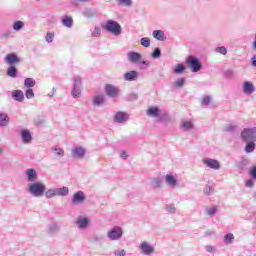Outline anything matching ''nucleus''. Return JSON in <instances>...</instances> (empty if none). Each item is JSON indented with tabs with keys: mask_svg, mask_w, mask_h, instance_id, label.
<instances>
[{
	"mask_svg": "<svg viewBox=\"0 0 256 256\" xmlns=\"http://www.w3.org/2000/svg\"><path fill=\"white\" fill-rule=\"evenodd\" d=\"M27 191L32 197H43L45 191H47V186L42 182H32L28 184Z\"/></svg>",
	"mask_w": 256,
	"mask_h": 256,
	"instance_id": "f257e3e1",
	"label": "nucleus"
},
{
	"mask_svg": "<svg viewBox=\"0 0 256 256\" xmlns=\"http://www.w3.org/2000/svg\"><path fill=\"white\" fill-rule=\"evenodd\" d=\"M103 29L107 31V33H111V35H114L115 37H119L121 33H123V28L121 27V24L115 20H108L106 23L102 25Z\"/></svg>",
	"mask_w": 256,
	"mask_h": 256,
	"instance_id": "f03ea898",
	"label": "nucleus"
},
{
	"mask_svg": "<svg viewBox=\"0 0 256 256\" xmlns=\"http://www.w3.org/2000/svg\"><path fill=\"white\" fill-rule=\"evenodd\" d=\"M44 195L47 199H53V197H67L69 195V188L64 186L62 188H54L45 190Z\"/></svg>",
	"mask_w": 256,
	"mask_h": 256,
	"instance_id": "7ed1b4c3",
	"label": "nucleus"
},
{
	"mask_svg": "<svg viewBox=\"0 0 256 256\" xmlns=\"http://www.w3.org/2000/svg\"><path fill=\"white\" fill-rule=\"evenodd\" d=\"M186 65L192 73H199V71L203 69V63H201V60L193 55L186 58Z\"/></svg>",
	"mask_w": 256,
	"mask_h": 256,
	"instance_id": "20e7f679",
	"label": "nucleus"
},
{
	"mask_svg": "<svg viewBox=\"0 0 256 256\" xmlns=\"http://www.w3.org/2000/svg\"><path fill=\"white\" fill-rule=\"evenodd\" d=\"M240 139H242L244 143L256 141V127L244 128L240 134Z\"/></svg>",
	"mask_w": 256,
	"mask_h": 256,
	"instance_id": "39448f33",
	"label": "nucleus"
},
{
	"mask_svg": "<svg viewBox=\"0 0 256 256\" xmlns=\"http://www.w3.org/2000/svg\"><path fill=\"white\" fill-rule=\"evenodd\" d=\"M123 237V228L121 226H114L107 232V238L110 241H119Z\"/></svg>",
	"mask_w": 256,
	"mask_h": 256,
	"instance_id": "423d86ee",
	"label": "nucleus"
},
{
	"mask_svg": "<svg viewBox=\"0 0 256 256\" xmlns=\"http://www.w3.org/2000/svg\"><path fill=\"white\" fill-rule=\"evenodd\" d=\"M105 93L110 99H115L121 95V90L111 84L105 86Z\"/></svg>",
	"mask_w": 256,
	"mask_h": 256,
	"instance_id": "0eeeda50",
	"label": "nucleus"
},
{
	"mask_svg": "<svg viewBox=\"0 0 256 256\" xmlns=\"http://www.w3.org/2000/svg\"><path fill=\"white\" fill-rule=\"evenodd\" d=\"M87 199V196H85V192L79 190L78 192L74 193L71 203L72 205H81L85 203V200Z\"/></svg>",
	"mask_w": 256,
	"mask_h": 256,
	"instance_id": "6e6552de",
	"label": "nucleus"
},
{
	"mask_svg": "<svg viewBox=\"0 0 256 256\" xmlns=\"http://www.w3.org/2000/svg\"><path fill=\"white\" fill-rule=\"evenodd\" d=\"M71 93L74 99H77V97L81 95V77L77 76L74 78L73 89Z\"/></svg>",
	"mask_w": 256,
	"mask_h": 256,
	"instance_id": "1a4fd4ad",
	"label": "nucleus"
},
{
	"mask_svg": "<svg viewBox=\"0 0 256 256\" xmlns=\"http://www.w3.org/2000/svg\"><path fill=\"white\" fill-rule=\"evenodd\" d=\"M113 121L114 123H127V121H129V114H127V112L118 111L114 115Z\"/></svg>",
	"mask_w": 256,
	"mask_h": 256,
	"instance_id": "9d476101",
	"label": "nucleus"
},
{
	"mask_svg": "<svg viewBox=\"0 0 256 256\" xmlns=\"http://www.w3.org/2000/svg\"><path fill=\"white\" fill-rule=\"evenodd\" d=\"M139 249L144 255H151L155 253V247L151 246L149 242H142Z\"/></svg>",
	"mask_w": 256,
	"mask_h": 256,
	"instance_id": "9b49d317",
	"label": "nucleus"
},
{
	"mask_svg": "<svg viewBox=\"0 0 256 256\" xmlns=\"http://www.w3.org/2000/svg\"><path fill=\"white\" fill-rule=\"evenodd\" d=\"M85 153H87V150L81 146H76L72 149V157L74 159H83Z\"/></svg>",
	"mask_w": 256,
	"mask_h": 256,
	"instance_id": "f8f14e48",
	"label": "nucleus"
},
{
	"mask_svg": "<svg viewBox=\"0 0 256 256\" xmlns=\"http://www.w3.org/2000/svg\"><path fill=\"white\" fill-rule=\"evenodd\" d=\"M5 63L13 66L21 63V59L15 53H10L5 57Z\"/></svg>",
	"mask_w": 256,
	"mask_h": 256,
	"instance_id": "ddd939ff",
	"label": "nucleus"
},
{
	"mask_svg": "<svg viewBox=\"0 0 256 256\" xmlns=\"http://www.w3.org/2000/svg\"><path fill=\"white\" fill-rule=\"evenodd\" d=\"M142 55L138 52L135 51H130L127 53V59L129 61V63H139V61H141L142 59Z\"/></svg>",
	"mask_w": 256,
	"mask_h": 256,
	"instance_id": "4468645a",
	"label": "nucleus"
},
{
	"mask_svg": "<svg viewBox=\"0 0 256 256\" xmlns=\"http://www.w3.org/2000/svg\"><path fill=\"white\" fill-rule=\"evenodd\" d=\"M25 175L27 177V181H29L30 183H35V181H37L39 177L37 175V170H35L34 168L27 169Z\"/></svg>",
	"mask_w": 256,
	"mask_h": 256,
	"instance_id": "2eb2a0df",
	"label": "nucleus"
},
{
	"mask_svg": "<svg viewBox=\"0 0 256 256\" xmlns=\"http://www.w3.org/2000/svg\"><path fill=\"white\" fill-rule=\"evenodd\" d=\"M148 117H154L155 119H161V110L159 107H150L146 111Z\"/></svg>",
	"mask_w": 256,
	"mask_h": 256,
	"instance_id": "dca6fc26",
	"label": "nucleus"
},
{
	"mask_svg": "<svg viewBox=\"0 0 256 256\" xmlns=\"http://www.w3.org/2000/svg\"><path fill=\"white\" fill-rule=\"evenodd\" d=\"M76 225L78 226L79 229H87L89 227V218L79 216L76 220Z\"/></svg>",
	"mask_w": 256,
	"mask_h": 256,
	"instance_id": "f3484780",
	"label": "nucleus"
},
{
	"mask_svg": "<svg viewBox=\"0 0 256 256\" xmlns=\"http://www.w3.org/2000/svg\"><path fill=\"white\" fill-rule=\"evenodd\" d=\"M124 81H137L139 79V72L131 70L123 75Z\"/></svg>",
	"mask_w": 256,
	"mask_h": 256,
	"instance_id": "a211bd4d",
	"label": "nucleus"
},
{
	"mask_svg": "<svg viewBox=\"0 0 256 256\" xmlns=\"http://www.w3.org/2000/svg\"><path fill=\"white\" fill-rule=\"evenodd\" d=\"M204 165H206V167H209L210 169H220L221 164H219V161L215 160V159H204L203 160Z\"/></svg>",
	"mask_w": 256,
	"mask_h": 256,
	"instance_id": "6ab92c4d",
	"label": "nucleus"
},
{
	"mask_svg": "<svg viewBox=\"0 0 256 256\" xmlns=\"http://www.w3.org/2000/svg\"><path fill=\"white\" fill-rule=\"evenodd\" d=\"M20 135L23 143H31V141H33L31 131H29L28 129H23Z\"/></svg>",
	"mask_w": 256,
	"mask_h": 256,
	"instance_id": "aec40b11",
	"label": "nucleus"
},
{
	"mask_svg": "<svg viewBox=\"0 0 256 256\" xmlns=\"http://www.w3.org/2000/svg\"><path fill=\"white\" fill-rule=\"evenodd\" d=\"M93 107H103L105 105V96L103 95H96L92 99Z\"/></svg>",
	"mask_w": 256,
	"mask_h": 256,
	"instance_id": "412c9836",
	"label": "nucleus"
},
{
	"mask_svg": "<svg viewBox=\"0 0 256 256\" xmlns=\"http://www.w3.org/2000/svg\"><path fill=\"white\" fill-rule=\"evenodd\" d=\"M165 183L168 187H177V178L172 174H166Z\"/></svg>",
	"mask_w": 256,
	"mask_h": 256,
	"instance_id": "4be33fe9",
	"label": "nucleus"
},
{
	"mask_svg": "<svg viewBox=\"0 0 256 256\" xmlns=\"http://www.w3.org/2000/svg\"><path fill=\"white\" fill-rule=\"evenodd\" d=\"M243 93L246 95H253V93H255V86H253V83L247 81L244 82Z\"/></svg>",
	"mask_w": 256,
	"mask_h": 256,
	"instance_id": "5701e85b",
	"label": "nucleus"
},
{
	"mask_svg": "<svg viewBox=\"0 0 256 256\" xmlns=\"http://www.w3.org/2000/svg\"><path fill=\"white\" fill-rule=\"evenodd\" d=\"M12 99L18 101V103H23L25 100V94L21 90H14L12 92Z\"/></svg>",
	"mask_w": 256,
	"mask_h": 256,
	"instance_id": "b1692460",
	"label": "nucleus"
},
{
	"mask_svg": "<svg viewBox=\"0 0 256 256\" xmlns=\"http://www.w3.org/2000/svg\"><path fill=\"white\" fill-rule=\"evenodd\" d=\"M150 186L153 189H161L163 187V180L161 177H155L150 180Z\"/></svg>",
	"mask_w": 256,
	"mask_h": 256,
	"instance_id": "393cba45",
	"label": "nucleus"
},
{
	"mask_svg": "<svg viewBox=\"0 0 256 256\" xmlns=\"http://www.w3.org/2000/svg\"><path fill=\"white\" fill-rule=\"evenodd\" d=\"M11 122V118L7 113H0V127H7Z\"/></svg>",
	"mask_w": 256,
	"mask_h": 256,
	"instance_id": "a878e982",
	"label": "nucleus"
},
{
	"mask_svg": "<svg viewBox=\"0 0 256 256\" xmlns=\"http://www.w3.org/2000/svg\"><path fill=\"white\" fill-rule=\"evenodd\" d=\"M61 23L64 27L71 29V27H73V17L66 15V16L62 17Z\"/></svg>",
	"mask_w": 256,
	"mask_h": 256,
	"instance_id": "bb28decb",
	"label": "nucleus"
},
{
	"mask_svg": "<svg viewBox=\"0 0 256 256\" xmlns=\"http://www.w3.org/2000/svg\"><path fill=\"white\" fill-rule=\"evenodd\" d=\"M152 35L154 39H157V41H165V39H167L163 30H154Z\"/></svg>",
	"mask_w": 256,
	"mask_h": 256,
	"instance_id": "cd10ccee",
	"label": "nucleus"
},
{
	"mask_svg": "<svg viewBox=\"0 0 256 256\" xmlns=\"http://www.w3.org/2000/svg\"><path fill=\"white\" fill-rule=\"evenodd\" d=\"M180 129H182V131H191V129H193V122L183 120L180 123Z\"/></svg>",
	"mask_w": 256,
	"mask_h": 256,
	"instance_id": "c85d7f7f",
	"label": "nucleus"
},
{
	"mask_svg": "<svg viewBox=\"0 0 256 256\" xmlns=\"http://www.w3.org/2000/svg\"><path fill=\"white\" fill-rule=\"evenodd\" d=\"M255 143H256V141H251V140L246 142L244 151L246 153H253V151H255V147H256Z\"/></svg>",
	"mask_w": 256,
	"mask_h": 256,
	"instance_id": "c756f323",
	"label": "nucleus"
},
{
	"mask_svg": "<svg viewBox=\"0 0 256 256\" xmlns=\"http://www.w3.org/2000/svg\"><path fill=\"white\" fill-rule=\"evenodd\" d=\"M25 27V22L21 20H17L12 24L13 31H22V29Z\"/></svg>",
	"mask_w": 256,
	"mask_h": 256,
	"instance_id": "7c9ffc66",
	"label": "nucleus"
},
{
	"mask_svg": "<svg viewBox=\"0 0 256 256\" xmlns=\"http://www.w3.org/2000/svg\"><path fill=\"white\" fill-rule=\"evenodd\" d=\"M247 165H249V161H247L245 158H242L241 161L237 163L236 167L240 171H245V169H247Z\"/></svg>",
	"mask_w": 256,
	"mask_h": 256,
	"instance_id": "2f4dec72",
	"label": "nucleus"
},
{
	"mask_svg": "<svg viewBox=\"0 0 256 256\" xmlns=\"http://www.w3.org/2000/svg\"><path fill=\"white\" fill-rule=\"evenodd\" d=\"M119 7H133V0H116Z\"/></svg>",
	"mask_w": 256,
	"mask_h": 256,
	"instance_id": "473e14b6",
	"label": "nucleus"
},
{
	"mask_svg": "<svg viewBox=\"0 0 256 256\" xmlns=\"http://www.w3.org/2000/svg\"><path fill=\"white\" fill-rule=\"evenodd\" d=\"M165 211L169 214V215H175V213H177V207L175 206V204H167L165 206Z\"/></svg>",
	"mask_w": 256,
	"mask_h": 256,
	"instance_id": "72a5a7b5",
	"label": "nucleus"
},
{
	"mask_svg": "<svg viewBox=\"0 0 256 256\" xmlns=\"http://www.w3.org/2000/svg\"><path fill=\"white\" fill-rule=\"evenodd\" d=\"M37 82L33 78H26L24 80V87H27V89H31L32 87H35Z\"/></svg>",
	"mask_w": 256,
	"mask_h": 256,
	"instance_id": "f704fd0d",
	"label": "nucleus"
},
{
	"mask_svg": "<svg viewBox=\"0 0 256 256\" xmlns=\"http://www.w3.org/2000/svg\"><path fill=\"white\" fill-rule=\"evenodd\" d=\"M48 231H49L50 235H53V234L59 232V224H57L55 222L49 224Z\"/></svg>",
	"mask_w": 256,
	"mask_h": 256,
	"instance_id": "c9c22d12",
	"label": "nucleus"
},
{
	"mask_svg": "<svg viewBox=\"0 0 256 256\" xmlns=\"http://www.w3.org/2000/svg\"><path fill=\"white\" fill-rule=\"evenodd\" d=\"M52 151L56 157H64L65 156V150L63 148L54 147L52 148Z\"/></svg>",
	"mask_w": 256,
	"mask_h": 256,
	"instance_id": "e433bc0d",
	"label": "nucleus"
},
{
	"mask_svg": "<svg viewBox=\"0 0 256 256\" xmlns=\"http://www.w3.org/2000/svg\"><path fill=\"white\" fill-rule=\"evenodd\" d=\"M8 77H12V79H15L17 77V68L15 66H10L7 70Z\"/></svg>",
	"mask_w": 256,
	"mask_h": 256,
	"instance_id": "4c0bfd02",
	"label": "nucleus"
},
{
	"mask_svg": "<svg viewBox=\"0 0 256 256\" xmlns=\"http://www.w3.org/2000/svg\"><path fill=\"white\" fill-rule=\"evenodd\" d=\"M233 241H235V235H233V233H228L224 236V243L227 245H231Z\"/></svg>",
	"mask_w": 256,
	"mask_h": 256,
	"instance_id": "58836bf2",
	"label": "nucleus"
},
{
	"mask_svg": "<svg viewBox=\"0 0 256 256\" xmlns=\"http://www.w3.org/2000/svg\"><path fill=\"white\" fill-rule=\"evenodd\" d=\"M90 243H93V245H97V243H101L103 241V238L97 234H94L90 239Z\"/></svg>",
	"mask_w": 256,
	"mask_h": 256,
	"instance_id": "ea45409f",
	"label": "nucleus"
},
{
	"mask_svg": "<svg viewBox=\"0 0 256 256\" xmlns=\"http://www.w3.org/2000/svg\"><path fill=\"white\" fill-rule=\"evenodd\" d=\"M185 71V66L183 64H177L176 67L173 69V73L175 75H181Z\"/></svg>",
	"mask_w": 256,
	"mask_h": 256,
	"instance_id": "a19ab883",
	"label": "nucleus"
},
{
	"mask_svg": "<svg viewBox=\"0 0 256 256\" xmlns=\"http://www.w3.org/2000/svg\"><path fill=\"white\" fill-rule=\"evenodd\" d=\"M140 45H142V47H151V39L147 38V37H143L140 39Z\"/></svg>",
	"mask_w": 256,
	"mask_h": 256,
	"instance_id": "79ce46f5",
	"label": "nucleus"
},
{
	"mask_svg": "<svg viewBox=\"0 0 256 256\" xmlns=\"http://www.w3.org/2000/svg\"><path fill=\"white\" fill-rule=\"evenodd\" d=\"M214 189H215V188H214L213 186H211V185H206V186L204 187V189H203V193H204V195H207V196L212 195Z\"/></svg>",
	"mask_w": 256,
	"mask_h": 256,
	"instance_id": "37998d69",
	"label": "nucleus"
},
{
	"mask_svg": "<svg viewBox=\"0 0 256 256\" xmlns=\"http://www.w3.org/2000/svg\"><path fill=\"white\" fill-rule=\"evenodd\" d=\"M185 85V78H179L174 82V87L176 89H181Z\"/></svg>",
	"mask_w": 256,
	"mask_h": 256,
	"instance_id": "c03bdc74",
	"label": "nucleus"
},
{
	"mask_svg": "<svg viewBox=\"0 0 256 256\" xmlns=\"http://www.w3.org/2000/svg\"><path fill=\"white\" fill-rule=\"evenodd\" d=\"M152 59H159L161 57V49L159 47L155 48L151 54Z\"/></svg>",
	"mask_w": 256,
	"mask_h": 256,
	"instance_id": "a18cd8bd",
	"label": "nucleus"
},
{
	"mask_svg": "<svg viewBox=\"0 0 256 256\" xmlns=\"http://www.w3.org/2000/svg\"><path fill=\"white\" fill-rule=\"evenodd\" d=\"M224 77L226 79H233V77H235V72L231 69H228L224 72Z\"/></svg>",
	"mask_w": 256,
	"mask_h": 256,
	"instance_id": "49530a36",
	"label": "nucleus"
},
{
	"mask_svg": "<svg viewBox=\"0 0 256 256\" xmlns=\"http://www.w3.org/2000/svg\"><path fill=\"white\" fill-rule=\"evenodd\" d=\"M53 39H55V34L53 32H47L45 37L46 43H53Z\"/></svg>",
	"mask_w": 256,
	"mask_h": 256,
	"instance_id": "de8ad7c7",
	"label": "nucleus"
},
{
	"mask_svg": "<svg viewBox=\"0 0 256 256\" xmlns=\"http://www.w3.org/2000/svg\"><path fill=\"white\" fill-rule=\"evenodd\" d=\"M25 97H26L27 99H33V97H35V92H33V89L28 88V89L25 91Z\"/></svg>",
	"mask_w": 256,
	"mask_h": 256,
	"instance_id": "09e8293b",
	"label": "nucleus"
},
{
	"mask_svg": "<svg viewBox=\"0 0 256 256\" xmlns=\"http://www.w3.org/2000/svg\"><path fill=\"white\" fill-rule=\"evenodd\" d=\"M217 213V207H211L206 210V215L213 217Z\"/></svg>",
	"mask_w": 256,
	"mask_h": 256,
	"instance_id": "8fccbe9b",
	"label": "nucleus"
},
{
	"mask_svg": "<svg viewBox=\"0 0 256 256\" xmlns=\"http://www.w3.org/2000/svg\"><path fill=\"white\" fill-rule=\"evenodd\" d=\"M209 103H211V97L210 96H205L203 99H202V107H207L209 105Z\"/></svg>",
	"mask_w": 256,
	"mask_h": 256,
	"instance_id": "3c124183",
	"label": "nucleus"
},
{
	"mask_svg": "<svg viewBox=\"0 0 256 256\" xmlns=\"http://www.w3.org/2000/svg\"><path fill=\"white\" fill-rule=\"evenodd\" d=\"M216 52L220 53V55H225L227 53V48L225 46L217 47Z\"/></svg>",
	"mask_w": 256,
	"mask_h": 256,
	"instance_id": "603ef678",
	"label": "nucleus"
},
{
	"mask_svg": "<svg viewBox=\"0 0 256 256\" xmlns=\"http://www.w3.org/2000/svg\"><path fill=\"white\" fill-rule=\"evenodd\" d=\"M83 15L84 17H87L88 19H91V17H94L95 16V13H93L91 10H85L83 12Z\"/></svg>",
	"mask_w": 256,
	"mask_h": 256,
	"instance_id": "864d4df0",
	"label": "nucleus"
},
{
	"mask_svg": "<svg viewBox=\"0 0 256 256\" xmlns=\"http://www.w3.org/2000/svg\"><path fill=\"white\" fill-rule=\"evenodd\" d=\"M92 37H100L101 36V29L99 27H95L94 31L91 34Z\"/></svg>",
	"mask_w": 256,
	"mask_h": 256,
	"instance_id": "5fc2aeb1",
	"label": "nucleus"
},
{
	"mask_svg": "<svg viewBox=\"0 0 256 256\" xmlns=\"http://www.w3.org/2000/svg\"><path fill=\"white\" fill-rule=\"evenodd\" d=\"M115 256H125L127 255V252L125 251V249H118L114 252Z\"/></svg>",
	"mask_w": 256,
	"mask_h": 256,
	"instance_id": "6e6d98bb",
	"label": "nucleus"
},
{
	"mask_svg": "<svg viewBox=\"0 0 256 256\" xmlns=\"http://www.w3.org/2000/svg\"><path fill=\"white\" fill-rule=\"evenodd\" d=\"M254 179L253 178H251V179H248L247 181H246V183H245V186L246 187H248V188H253L254 187V185H255V181H253Z\"/></svg>",
	"mask_w": 256,
	"mask_h": 256,
	"instance_id": "4d7b16f0",
	"label": "nucleus"
},
{
	"mask_svg": "<svg viewBox=\"0 0 256 256\" xmlns=\"http://www.w3.org/2000/svg\"><path fill=\"white\" fill-rule=\"evenodd\" d=\"M205 249H206L207 253H215V251H217V248L215 246H211V245L205 246Z\"/></svg>",
	"mask_w": 256,
	"mask_h": 256,
	"instance_id": "13d9d810",
	"label": "nucleus"
},
{
	"mask_svg": "<svg viewBox=\"0 0 256 256\" xmlns=\"http://www.w3.org/2000/svg\"><path fill=\"white\" fill-rule=\"evenodd\" d=\"M249 174L251 175L252 179L256 181V165L250 169Z\"/></svg>",
	"mask_w": 256,
	"mask_h": 256,
	"instance_id": "bf43d9fd",
	"label": "nucleus"
},
{
	"mask_svg": "<svg viewBox=\"0 0 256 256\" xmlns=\"http://www.w3.org/2000/svg\"><path fill=\"white\" fill-rule=\"evenodd\" d=\"M138 96L135 93L129 95V101H137Z\"/></svg>",
	"mask_w": 256,
	"mask_h": 256,
	"instance_id": "052dcab7",
	"label": "nucleus"
},
{
	"mask_svg": "<svg viewBox=\"0 0 256 256\" xmlns=\"http://www.w3.org/2000/svg\"><path fill=\"white\" fill-rule=\"evenodd\" d=\"M120 157H121V159H127V157H129V156L127 155V152H126V151H122V152L120 153Z\"/></svg>",
	"mask_w": 256,
	"mask_h": 256,
	"instance_id": "680f3d73",
	"label": "nucleus"
},
{
	"mask_svg": "<svg viewBox=\"0 0 256 256\" xmlns=\"http://www.w3.org/2000/svg\"><path fill=\"white\" fill-rule=\"evenodd\" d=\"M235 129H237L236 126H233V125H229L227 128H226V131H235Z\"/></svg>",
	"mask_w": 256,
	"mask_h": 256,
	"instance_id": "e2e57ef3",
	"label": "nucleus"
},
{
	"mask_svg": "<svg viewBox=\"0 0 256 256\" xmlns=\"http://www.w3.org/2000/svg\"><path fill=\"white\" fill-rule=\"evenodd\" d=\"M205 235H206V237H211V235H213V231L207 230V231L205 232Z\"/></svg>",
	"mask_w": 256,
	"mask_h": 256,
	"instance_id": "0e129e2a",
	"label": "nucleus"
},
{
	"mask_svg": "<svg viewBox=\"0 0 256 256\" xmlns=\"http://www.w3.org/2000/svg\"><path fill=\"white\" fill-rule=\"evenodd\" d=\"M252 67H256V55L252 57Z\"/></svg>",
	"mask_w": 256,
	"mask_h": 256,
	"instance_id": "69168bd1",
	"label": "nucleus"
},
{
	"mask_svg": "<svg viewBox=\"0 0 256 256\" xmlns=\"http://www.w3.org/2000/svg\"><path fill=\"white\" fill-rule=\"evenodd\" d=\"M252 49L256 50V34L254 37V42L252 43Z\"/></svg>",
	"mask_w": 256,
	"mask_h": 256,
	"instance_id": "338daca9",
	"label": "nucleus"
},
{
	"mask_svg": "<svg viewBox=\"0 0 256 256\" xmlns=\"http://www.w3.org/2000/svg\"><path fill=\"white\" fill-rule=\"evenodd\" d=\"M141 63H142V65H146V66L151 65V62H149L147 60H143Z\"/></svg>",
	"mask_w": 256,
	"mask_h": 256,
	"instance_id": "774afa93",
	"label": "nucleus"
}]
</instances>
